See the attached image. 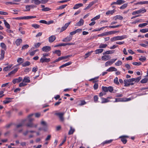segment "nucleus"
Segmentation results:
<instances>
[{
	"mask_svg": "<svg viewBox=\"0 0 148 148\" xmlns=\"http://www.w3.org/2000/svg\"><path fill=\"white\" fill-rule=\"evenodd\" d=\"M101 90L102 92H101L99 94V96L100 97L106 95V92L109 91L110 92H112L113 90V87L111 86H109L108 87L102 86L101 88Z\"/></svg>",
	"mask_w": 148,
	"mask_h": 148,
	"instance_id": "obj_1",
	"label": "nucleus"
},
{
	"mask_svg": "<svg viewBox=\"0 0 148 148\" xmlns=\"http://www.w3.org/2000/svg\"><path fill=\"white\" fill-rule=\"evenodd\" d=\"M127 37V35H124L122 36H117L112 38L110 40L112 42L114 41L118 40H121Z\"/></svg>",
	"mask_w": 148,
	"mask_h": 148,
	"instance_id": "obj_2",
	"label": "nucleus"
},
{
	"mask_svg": "<svg viewBox=\"0 0 148 148\" xmlns=\"http://www.w3.org/2000/svg\"><path fill=\"white\" fill-rule=\"evenodd\" d=\"M131 100V99L130 98H127L126 97L117 98L115 99V100L114 102H125L130 101Z\"/></svg>",
	"mask_w": 148,
	"mask_h": 148,
	"instance_id": "obj_3",
	"label": "nucleus"
},
{
	"mask_svg": "<svg viewBox=\"0 0 148 148\" xmlns=\"http://www.w3.org/2000/svg\"><path fill=\"white\" fill-rule=\"evenodd\" d=\"M146 10L144 8H142L141 9L137 10L133 12L132 13V15H135L137 14H139L140 13H143L146 12Z\"/></svg>",
	"mask_w": 148,
	"mask_h": 148,
	"instance_id": "obj_4",
	"label": "nucleus"
},
{
	"mask_svg": "<svg viewBox=\"0 0 148 148\" xmlns=\"http://www.w3.org/2000/svg\"><path fill=\"white\" fill-rule=\"evenodd\" d=\"M64 112H61L55 113L54 115L58 116L60 119V121L62 122H63L64 120V118L63 117V116L64 115Z\"/></svg>",
	"mask_w": 148,
	"mask_h": 148,
	"instance_id": "obj_5",
	"label": "nucleus"
},
{
	"mask_svg": "<svg viewBox=\"0 0 148 148\" xmlns=\"http://www.w3.org/2000/svg\"><path fill=\"white\" fill-rule=\"evenodd\" d=\"M124 82L125 84L124 86H129L130 85H133L134 84V83L133 82H130L129 79H125L124 80Z\"/></svg>",
	"mask_w": 148,
	"mask_h": 148,
	"instance_id": "obj_6",
	"label": "nucleus"
},
{
	"mask_svg": "<svg viewBox=\"0 0 148 148\" xmlns=\"http://www.w3.org/2000/svg\"><path fill=\"white\" fill-rule=\"evenodd\" d=\"M125 2V1L123 0H117L116 2H113L111 4V5H112L114 4L121 5Z\"/></svg>",
	"mask_w": 148,
	"mask_h": 148,
	"instance_id": "obj_7",
	"label": "nucleus"
},
{
	"mask_svg": "<svg viewBox=\"0 0 148 148\" xmlns=\"http://www.w3.org/2000/svg\"><path fill=\"white\" fill-rule=\"evenodd\" d=\"M129 136H120L119 138L121 139V141L123 142V144H126L127 142V140L126 139V138H128Z\"/></svg>",
	"mask_w": 148,
	"mask_h": 148,
	"instance_id": "obj_8",
	"label": "nucleus"
},
{
	"mask_svg": "<svg viewBox=\"0 0 148 148\" xmlns=\"http://www.w3.org/2000/svg\"><path fill=\"white\" fill-rule=\"evenodd\" d=\"M51 61L50 58H42L40 60V61L42 63L44 62L48 63Z\"/></svg>",
	"mask_w": 148,
	"mask_h": 148,
	"instance_id": "obj_9",
	"label": "nucleus"
},
{
	"mask_svg": "<svg viewBox=\"0 0 148 148\" xmlns=\"http://www.w3.org/2000/svg\"><path fill=\"white\" fill-rule=\"evenodd\" d=\"M141 76H139L136 78H132L131 79H129V80L130 82H138L141 79Z\"/></svg>",
	"mask_w": 148,
	"mask_h": 148,
	"instance_id": "obj_10",
	"label": "nucleus"
},
{
	"mask_svg": "<svg viewBox=\"0 0 148 148\" xmlns=\"http://www.w3.org/2000/svg\"><path fill=\"white\" fill-rule=\"evenodd\" d=\"M42 50V51L47 52L51 50V48L50 47L47 46L43 47Z\"/></svg>",
	"mask_w": 148,
	"mask_h": 148,
	"instance_id": "obj_11",
	"label": "nucleus"
},
{
	"mask_svg": "<svg viewBox=\"0 0 148 148\" xmlns=\"http://www.w3.org/2000/svg\"><path fill=\"white\" fill-rule=\"evenodd\" d=\"M84 21L82 18H81L79 21L75 24V26H79L82 25L84 23Z\"/></svg>",
	"mask_w": 148,
	"mask_h": 148,
	"instance_id": "obj_12",
	"label": "nucleus"
},
{
	"mask_svg": "<svg viewBox=\"0 0 148 148\" xmlns=\"http://www.w3.org/2000/svg\"><path fill=\"white\" fill-rule=\"evenodd\" d=\"M71 23V22H69L68 23L65 24L64 26L62 27L60 30V32H62L65 30L67 28V27H68L69 25H70Z\"/></svg>",
	"mask_w": 148,
	"mask_h": 148,
	"instance_id": "obj_13",
	"label": "nucleus"
},
{
	"mask_svg": "<svg viewBox=\"0 0 148 148\" xmlns=\"http://www.w3.org/2000/svg\"><path fill=\"white\" fill-rule=\"evenodd\" d=\"M111 58V56L110 55H105L101 57V59L102 60L106 61L110 60Z\"/></svg>",
	"mask_w": 148,
	"mask_h": 148,
	"instance_id": "obj_14",
	"label": "nucleus"
},
{
	"mask_svg": "<svg viewBox=\"0 0 148 148\" xmlns=\"http://www.w3.org/2000/svg\"><path fill=\"white\" fill-rule=\"evenodd\" d=\"M72 38V37L71 36H67L66 38L62 40V41L64 42H68L70 41L71 40Z\"/></svg>",
	"mask_w": 148,
	"mask_h": 148,
	"instance_id": "obj_15",
	"label": "nucleus"
},
{
	"mask_svg": "<svg viewBox=\"0 0 148 148\" xmlns=\"http://www.w3.org/2000/svg\"><path fill=\"white\" fill-rule=\"evenodd\" d=\"M22 80V78L21 77H19L18 78L15 79L12 81V82L15 84L16 82L19 83Z\"/></svg>",
	"mask_w": 148,
	"mask_h": 148,
	"instance_id": "obj_16",
	"label": "nucleus"
},
{
	"mask_svg": "<svg viewBox=\"0 0 148 148\" xmlns=\"http://www.w3.org/2000/svg\"><path fill=\"white\" fill-rule=\"evenodd\" d=\"M83 5L82 3H80L76 4H75L73 8V9H76L79 8L83 6Z\"/></svg>",
	"mask_w": 148,
	"mask_h": 148,
	"instance_id": "obj_17",
	"label": "nucleus"
},
{
	"mask_svg": "<svg viewBox=\"0 0 148 148\" xmlns=\"http://www.w3.org/2000/svg\"><path fill=\"white\" fill-rule=\"evenodd\" d=\"M26 126L27 127H36L37 126V124H36L35 125H34V124L32 122H29L28 123H27L26 124Z\"/></svg>",
	"mask_w": 148,
	"mask_h": 148,
	"instance_id": "obj_18",
	"label": "nucleus"
},
{
	"mask_svg": "<svg viewBox=\"0 0 148 148\" xmlns=\"http://www.w3.org/2000/svg\"><path fill=\"white\" fill-rule=\"evenodd\" d=\"M18 69L16 68L14 70L10 72L8 75H6V77L10 76L11 75L15 74L18 71Z\"/></svg>",
	"mask_w": 148,
	"mask_h": 148,
	"instance_id": "obj_19",
	"label": "nucleus"
},
{
	"mask_svg": "<svg viewBox=\"0 0 148 148\" xmlns=\"http://www.w3.org/2000/svg\"><path fill=\"white\" fill-rule=\"evenodd\" d=\"M56 37L54 35H52L49 38V41L50 42H53L56 39Z\"/></svg>",
	"mask_w": 148,
	"mask_h": 148,
	"instance_id": "obj_20",
	"label": "nucleus"
},
{
	"mask_svg": "<svg viewBox=\"0 0 148 148\" xmlns=\"http://www.w3.org/2000/svg\"><path fill=\"white\" fill-rule=\"evenodd\" d=\"M13 98H8L7 97L5 98L6 100L4 101H3V103L4 104H7L10 102L11 101L10 100L12 99Z\"/></svg>",
	"mask_w": 148,
	"mask_h": 148,
	"instance_id": "obj_21",
	"label": "nucleus"
},
{
	"mask_svg": "<svg viewBox=\"0 0 148 148\" xmlns=\"http://www.w3.org/2000/svg\"><path fill=\"white\" fill-rule=\"evenodd\" d=\"M22 42V40L21 39L18 38L16 40L15 43L17 46H18L20 45V44Z\"/></svg>",
	"mask_w": 148,
	"mask_h": 148,
	"instance_id": "obj_22",
	"label": "nucleus"
},
{
	"mask_svg": "<svg viewBox=\"0 0 148 148\" xmlns=\"http://www.w3.org/2000/svg\"><path fill=\"white\" fill-rule=\"evenodd\" d=\"M123 18V17L122 16L119 15H116L115 16H114L113 19L115 20H116L117 19H118L120 20H122Z\"/></svg>",
	"mask_w": 148,
	"mask_h": 148,
	"instance_id": "obj_23",
	"label": "nucleus"
},
{
	"mask_svg": "<svg viewBox=\"0 0 148 148\" xmlns=\"http://www.w3.org/2000/svg\"><path fill=\"white\" fill-rule=\"evenodd\" d=\"M36 16H23V19H32V18H36Z\"/></svg>",
	"mask_w": 148,
	"mask_h": 148,
	"instance_id": "obj_24",
	"label": "nucleus"
},
{
	"mask_svg": "<svg viewBox=\"0 0 148 148\" xmlns=\"http://www.w3.org/2000/svg\"><path fill=\"white\" fill-rule=\"evenodd\" d=\"M72 63V62H69L67 63H65L64 64H63L59 68L61 69V68H64L65 67H66L67 66H69Z\"/></svg>",
	"mask_w": 148,
	"mask_h": 148,
	"instance_id": "obj_25",
	"label": "nucleus"
},
{
	"mask_svg": "<svg viewBox=\"0 0 148 148\" xmlns=\"http://www.w3.org/2000/svg\"><path fill=\"white\" fill-rule=\"evenodd\" d=\"M114 50H109V51H107L106 52H105L104 53H103V55H106V54H112L114 53Z\"/></svg>",
	"mask_w": 148,
	"mask_h": 148,
	"instance_id": "obj_26",
	"label": "nucleus"
},
{
	"mask_svg": "<svg viewBox=\"0 0 148 148\" xmlns=\"http://www.w3.org/2000/svg\"><path fill=\"white\" fill-rule=\"evenodd\" d=\"M148 4V1H140L138 2L135 4V5L138 4Z\"/></svg>",
	"mask_w": 148,
	"mask_h": 148,
	"instance_id": "obj_27",
	"label": "nucleus"
},
{
	"mask_svg": "<svg viewBox=\"0 0 148 148\" xmlns=\"http://www.w3.org/2000/svg\"><path fill=\"white\" fill-rule=\"evenodd\" d=\"M119 31H110L108 32H107V33L108 35H111L112 34H115L116 33L119 32Z\"/></svg>",
	"mask_w": 148,
	"mask_h": 148,
	"instance_id": "obj_28",
	"label": "nucleus"
},
{
	"mask_svg": "<svg viewBox=\"0 0 148 148\" xmlns=\"http://www.w3.org/2000/svg\"><path fill=\"white\" fill-rule=\"evenodd\" d=\"M23 81L26 83H29L30 82V81L28 77H25L23 79Z\"/></svg>",
	"mask_w": 148,
	"mask_h": 148,
	"instance_id": "obj_29",
	"label": "nucleus"
},
{
	"mask_svg": "<svg viewBox=\"0 0 148 148\" xmlns=\"http://www.w3.org/2000/svg\"><path fill=\"white\" fill-rule=\"evenodd\" d=\"M3 21L4 22V23L5 27L8 28V29H9L10 28V26L9 24L6 21V20H4Z\"/></svg>",
	"mask_w": 148,
	"mask_h": 148,
	"instance_id": "obj_30",
	"label": "nucleus"
},
{
	"mask_svg": "<svg viewBox=\"0 0 148 148\" xmlns=\"http://www.w3.org/2000/svg\"><path fill=\"white\" fill-rule=\"evenodd\" d=\"M102 101L101 103H102L108 102L110 101L108 99H107L105 98H101Z\"/></svg>",
	"mask_w": 148,
	"mask_h": 148,
	"instance_id": "obj_31",
	"label": "nucleus"
},
{
	"mask_svg": "<svg viewBox=\"0 0 148 148\" xmlns=\"http://www.w3.org/2000/svg\"><path fill=\"white\" fill-rule=\"evenodd\" d=\"M113 140L112 139L110 140H106L102 143L101 144L103 145L105 144L111 143Z\"/></svg>",
	"mask_w": 148,
	"mask_h": 148,
	"instance_id": "obj_32",
	"label": "nucleus"
},
{
	"mask_svg": "<svg viewBox=\"0 0 148 148\" xmlns=\"http://www.w3.org/2000/svg\"><path fill=\"white\" fill-rule=\"evenodd\" d=\"M53 53L57 54L58 56H60L61 54L60 51L58 50H55L53 52Z\"/></svg>",
	"mask_w": 148,
	"mask_h": 148,
	"instance_id": "obj_33",
	"label": "nucleus"
},
{
	"mask_svg": "<svg viewBox=\"0 0 148 148\" xmlns=\"http://www.w3.org/2000/svg\"><path fill=\"white\" fill-rule=\"evenodd\" d=\"M30 62L29 61L25 62V63L22 64V66L25 67L27 66H29L30 64Z\"/></svg>",
	"mask_w": 148,
	"mask_h": 148,
	"instance_id": "obj_34",
	"label": "nucleus"
},
{
	"mask_svg": "<svg viewBox=\"0 0 148 148\" xmlns=\"http://www.w3.org/2000/svg\"><path fill=\"white\" fill-rule=\"evenodd\" d=\"M103 49H100L96 50L95 52L96 54H99L101 53L103 51Z\"/></svg>",
	"mask_w": 148,
	"mask_h": 148,
	"instance_id": "obj_35",
	"label": "nucleus"
},
{
	"mask_svg": "<svg viewBox=\"0 0 148 148\" xmlns=\"http://www.w3.org/2000/svg\"><path fill=\"white\" fill-rule=\"evenodd\" d=\"M148 81V79L145 78L143 79L140 82L142 84H144L146 83Z\"/></svg>",
	"mask_w": 148,
	"mask_h": 148,
	"instance_id": "obj_36",
	"label": "nucleus"
},
{
	"mask_svg": "<svg viewBox=\"0 0 148 148\" xmlns=\"http://www.w3.org/2000/svg\"><path fill=\"white\" fill-rule=\"evenodd\" d=\"M67 6V4H65L62 5L61 6H60L58 8H57L56 9L59 10L60 9H62L65 8Z\"/></svg>",
	"mask_w": 148,
	"mask_h": 148,
	"instance_id": "obj_37",
	"label": "nucleus"
},
{
	"mask_svg": "<svg viewBox=\"0 0 148 148\" xmlns=\"http://www.w3.org/2000/svg\"><path fill=\"white\" fill-rule=\"evenodd\" d=\"M114 12V10H109L108 11H107V12H106V15H108L109 14H113Z\"/></svg>",
	"mask_w": 148,
	"mask_h": 148,
	"instance_id": "obj_38",
	"label": "nucleus"
},
{
	"mask_svg": "<svg viewBox=\"0 0 148 148\" xmlns=\"http://www.w3.org/2000/svg\"><path fill=\"white\" fill-rule=\"evenodd\" d=\"M33 1L36 5H38L41 3L40 0H33Z\"/></svg>",
	"mask_w": 148,
	"mask_h": 148,
	"instance_id": "obj_39",
	"label": "nucleus"
},
{
	"mask_svg": "<svg viewBox=\"0 0 148 148\" xmlns=\"http://www.w3.org/2000/svg\"><path fill=\"white\" fill-rule=\"evenodd\" d=\"M74 130L72 129V127H71L70 129L69 130V131L68 132V134L69 135H70L72 134L74 132Z\"/></svg>",
	"mask_w": 148,
	"mask_h": 148,
	"instance_id": "obj_40",
	"label": "nucleus"
},
{
	"mask_svg": "<svg viewBox=\"0 0 148 148\" xmlns=\"http://www.w3.org/2000/svg\"><path fill=\"white\" fill-rule=\"evenodd\" d=\"M140 32L143 33H145L148 32V28L143 29L140 30Z\"/></svg>",
	"mask_w": 148,
	"mask_h": 148,
	"instance_id": "obj_41",
	"label": "nucleus"
},
{
	"mask_svg": "<svg viewBox=\"0 0 148 148\" xmlns=\"http://www.w3.org/2000/svg\"><path fill=\"white\" fill-rule=\"evenodd\" d=\"M127 3L124 4L120 8L121 9H124L127 7Z\"/></svg>",
	"mask_w": 148,
	"mask_h": 148,
	"instance_id": "obj_42",
	"label": "nucleus"
},
{
	"mask_svg": "<svg viewBox=\"0 0 148 148\" xmlns=\"http://www.w3.org/2000/svg\"><path fill=\"white\" fill-rule=\"evenodd\" d=\"M107 46V45L106 44H101L99 46V48H105Z\"/></svg>",
	"mask_w": 148,
	"mask_h": 148,
	"instance_id": "obj_43",
	"label": "nucleus"
},
{
	"mask_svg": "<svg viewBox=\"0 0 148 148\" xmlns=\"http://www.w3.org/2000/svg\"><path fill=\"white\" fill-rule=\"evenodd\" d=\"M23 60L22 58H19L18 59L17 62L19 63V64H20L23 62Z\"/></svg>",
	"mask_w": 148,
	"mask_h": 148,
	"instance_id": "obj_44",
	"label": "nucleus"
},
{
	"mask_svg": "<svg viewBox=\"0 0 148 148\" xmlns=\"http://www.w3.org/2000/svg\"><path fill=\"white\" fill-rule=\"evenodd\" d=\"M23 28L22 27H20L19 29V31L22 34H25V31H23Z\"/></svg>",
	"mask_w": 148,
	"mask_h": 148,
	"instance_id": "obj_45",
	"label": "nucleus"
},
{
	"mask_svg": "<svg viewBox=\"0 0 148 148\" xmlns=\"http://www.w3.org/2000/svg\"><path fill=\"white\" fill-rule=\"evenodd\" d=\"M36 7V6L33 5H26V8H30H30H34Z\"/></svg>",
	"mask_w": 148,
	"mask_h": 148,
	"instance_id": "obj_46",
	"label": "nucleus"
},
{
	"mask_svg": "<svg viewBox=\"0 0 148 148\" xmlns=\"http://www.w3.org/2000/svg\"><path fill=\"white\" fill-rule=\"evenodd\" d=\"M114 82L116 84L119 85V83L118 81V78L117 77H116L114 79Z\"/></svg>",
	"mask_w": 148,
	"mask_h": 148,
	"instance_id": "obj_47",
	"label": "nucleus"
},
{
	"mask_svg": "<svg viewBox=\"0 0 148 148\" xmlns=\"http://www.w3.org/2000/svg\"><path fill=\"white\" fill-rule=\"evenodd\" d=\"M29 47V46L28 45H23L22 47L21 50H23L27 49Z\"/></svg>",
	"mask_w": 148,
	"mask_h": 148,
	"instance_id": "obj_48",
	"label": "nucleus"
},
{
	"mask_svg": "<svg viewBox=\"0 0 148 148\" xmlns=\"http://www.w3.org/2000/svg\"><path fill=\"white\" fill-rule=\"evenodd\" d=\"M42 11H48L51 10V9L49 8L46 7L43 8L42 10Z\"/></svg>",
	"mask_w": 148,
	"mask_h": 148,
	"instance_id": "obj_49",
	"label": "nucleus"
},
{
	"mask_svg": "<svg viewBox=\"0 0 148 148\" xmlns=\"http://www.w3.org/2000/svg\"><path fill=\"white\" fill-rule=\"evenodd\" d=\"M100 16L99 15L96 16L94 18L91 19V21H94L96 20L97 19L99 18Z\"/></svg>",
	"mask_w": 148,
	"mask_h": 148,
	"instance_id": "obj_50",
	"label": "nucleus"
},
{
	"mask_svg": "<svg viewBox=\"0 0 148 148\" xmlns=\"http://www.w3.org/2000/svg\"><path fill=\"white\" fill-rule=\"evenodd\" d=\"M12 66H8L4 68L3 70L4 71H6L9 69Z\"/></svg>",
	"mask_w": 148,
	"mask_h": 148,
	"instance_id": "obj_51",
	"label": "nucleus"
},
{
	"mask_svg": "<svg viewBox=\"0 0 148 148\" xmlns=\"http://www.w3.org/2000/svg\"><path fill=\"white\" fill-rule=\"evenodd\" d=\"M132 64L134 65H137V66H140L141 64V62H132Z\"/></svg>",
	"mask_w": 148,
	"mask_h": 148,
	"instance_id": "obj_52",
	"label": "nucleus"
},
{
	"mask_svg": "<svg viewBox=\"0 0 148 148\" xmlns=\"http://www.w3.org/2000/svg\"><path fill=\"white\" fill-rule=\"evenodd\" d=\"M32 27H34L35 29L39 28L40 27V25L36 24H33L32 25Z\"/></svg>",
	"mask_w": 148,
	"mask_h": 148,
	"instance_id": "obj_53",
	"label": "nucleus"
},
{
	"mask_svg": "<svg viewBox=\"0 0 148 148\" xmlns=\"http://www.w3.org/2000/svg\"><path fill=\"white\" fill-rule=\"evenodd\" d=\"M106 35H108L107 32H104L103 33L101 34H99L98 35V37H101L103 36H105Z\"/></svg>",
	"mask_w": 148,
	"mask_h": 148,
	"instance_id": "obj_54",
	"label": "nucleus"
},
{
	"mask_svg": "<svg viewBox=\"0 0 148 148\" xmlns=\"http://www.w3.org/2000/svg\"><path fill=\"white\" fill-rule=\"evenodd\" d=\"M5 4L7 5H8L9 4L10 5H13V4H18V3H13L12 2H7L5 3Z\"/></svg>",
	"mask_w": 148,
	"mask_h": 148,
	"instance_id": "obj_55",
	"label": "nucleus"
},
{
	"mask_svg": "<svg viewBox=\"0 0 148 148\" xmlns=\"http://www.w3.org/2000/svg\"><path fill=\"white\" fill-rule=\"evenodd\" d=\"M147 23H145L142 24H140L139 25L138 27H142L144 26L147 25Z\"/></svg>",
	"mask_w": 148,
	"mask_h": 148,
	"instance_id": "obj_56",
	"label": "nucleus"
},
{
	"mask_svg": "<svg viewBox=\"0 0 148 148\" xmlns=\"http://www.w3.org/2000/svg\"><path fill=\"white\" fill-rule=\"evenodd\" d=\"M122 64V62L121 61L119 60L115 63V64L116 66H119L121 65Z\"/></svg>",
	"mask_w": 148,
	"mask_h": 148,
	"instance_id": "obj_57",
	"label": "nucleus"
},
{
	"mask_svg": "<svg viewBox=\"0 0 148 148\" xmlns=\"http://www.w3.org/2000/svg\"><path fill=\"white\" fill-rule=\"evenodd\" d=\"M38 70V68L37 66L33 67L32 69V71L36 73Z\"/></svg>",
	"mask_w": 148,
	"mask_h": 148,
	"instance_id": "obj_58",
	"label": "nucleus"
},
{
	"mask_svg": "<svg viewBox=\"0 0 148 148\" xmlns=\"http://www.w3.org/2000/svg\"><path fill=\"white\" fill-rule=\"evenodd\" d=\"M146 58L145 57H144L143 58H139V60L140 61L143 62L146 60Z\"/></svg>",
	"mask_w": 148,
	"mask_h": 148,
	"instance_id": "obj_59",
	"label": "nucleus"
},
{
	"mask_svg": "<svg viewBox=\"0 0 148 148\" xmlns=\"http://www.w3.org/2000/svg\"><path fill=\"white\" fill-rule=\"evenodd\" d=\"M0 14L4 15H8V13L6 12L0 11Z\"/></svg>",
	"mask_w": 148,
	"mask_h": 148,
	"instance_id": "obj_60",
	"label": "nucleus"
},
{
	"mask_svg": "<svg viewBox=\"0 0 148 148\" xmlns=\"http://www.w3.org/2000/svg\"><path fill=\"white\" fill-rule=\"evenodd\" d=\"M94 101L95 102H97L98 100V97L97 95H95L94 97Z\"/></svg>",
	"mask_w": 148,
	"mask_h": 148,
	"instance_id": "obj_61",
	"label": "nucleus"
},
{
	"mask_svg": "<svg viewBox=\"0 0 148 148\" xmlns=\"http://www.w3.org/2000/svg\"><path fill=\"white\" fill-rule=\"evenodd\" d=\"M26 84L25 83H23L22 82L19 84V86L20 87H22L23 86H26Z\"/></svg>",
	"mask_w": 148,
	"mask_h": 148,
	"instance_id": "obj_62",
	"label": "nucleus"
},
{
	"mask_svg": "<svg viewBox=\"0 0 148 148\" xmlns=\"http://www.w3.org/2000/svg\"><path fill=\"white\" fill-rule=\"evenodd\" d=\"M93 87L95 90H97L98 88V84L95 83Z\"/></svg>",
	"mask_w": 148,
	"mask_h": 148,
	"instance_id": "obj_63",
	"label": "nucleus"
},
{
	"mask_svg": "<svg viewBox=\"0 0 148 148\" xmlns=\"http://www.w3.org/2000/svg\"><path fill=\"white\" fill-rule=\"evenodd\" d=\"M112 64L110 62V61H108L107 62H106L105 63V66H107L108 65H110Z\"/></svg>",
	"mask_w": 148,
	"mask_h": 148,
	"instance_id": "obj_64",
	"label": "nucleus"
}]
</instances>
